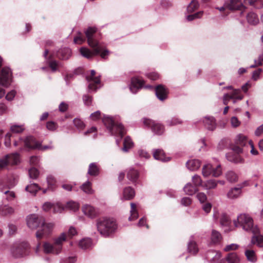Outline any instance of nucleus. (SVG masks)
<instances>
[{
  "label": "nucleus",
  "instance_id": "nucleus-62",
  "mask_svg": "<svg viewBox=\"0 0 263 263\" xmlns=\"http://www.w3.org/2000/svg\"><path fill=\"white\" fill-rule=\"evenodd\" d=\"M203 15V11H199L194 14L188 15L186 16L187 21H191L196 18H200Z\"/></svg>",
  "mask_w": 263,
  "mask_h": 263
},
{
  "label": "nucleus",
  "instance_id": "nucleus-56",
  "mask_svg": "<svg viewBox=\"0 0 263 263\" xmlns=\"http://www.w3.org/2000/svg\"><path fill=\"white\" fill-rule=\"evenodd\" d=\"M66 234L67 235V239L68 238L72 239L78 234V231L74 227L70 226L68 229L67 233H66Z\"/></svg>",
  "mask_w": 263,
  "mask_h": 263
},
{
  "label": "nucleus",
  "instance_id": "nucleus-36",
  "mask_svg": "<svg viewBox=\"0 0 263 263\" xmlns=\"http://www.w3.org/2000/svg\"><path fill=\"white\" fill-rule=\"evenodd\" d=\"M225 260L228 263H240L239 257L236 253H229Z\"/></svg>",
  "mask_w": 263,
  "mask_h": 263
},
{
  "label": "nucleus",
  "instance_id": "nucleus-26",
  "mask_svg": "<svg viewBox=\"0 0 263 263\" xmlns=\"http://www.w3.org/2000/svg\"><path fill=\"white\" fill-rule=\"evenodd\" d=\"M153 156L156 160L162 162H167L170 160V158L165 155L162 149H157L153 151Z\"/></svg>",
  "mask_w": 263,
  "mask_h": 263
},
{
  "label": "nucleus",
  "instance_id": "nucleus-27",
  "mask_svg": "<svg viewBox=\"0 0 263 263\" xmlns=\"http://www.w3.org/2000/svg\"><path fill=\"white\" fill-rule=\"evenodd\" d=\"M201 165V162L198 159H191L186 163V166L190 171L198 170Z\"/></svg>",
  "mask_w": 263,
  "mask_h": 263
},
{
  "label": "nucleus",
  "instance_id": "nucleus-7",
  "mask_svg": "<svg viewBox=\"0 0 263 263\" xmlns=\"http://www.w3.org/2000/svg\"><path fill=\"white\" fill-rule=\"evenodd\" d=\"M41 226V229L36 231L35 234L37 239H42L51 235L55 227V223L53 222H46L44 218Z\"/></svg>",
  "mask_w": 263,
  "mask_h": 263
},
{
  "label": "nucleus",
  "instance_id": "nucleus-52",
  "mask_svg": "<svg viewBox=\"0 0 263 263\" xmlns=\"http://www.w3.org/2000/svg\"><path fill=\"white\" fill-rule=\"evenodd\" d=\"M40 189L39 186L37 184L35 183H31L29 185H27L25 190L26 191L35 195L36 193Z\"/></svg>",
  "mask_w": 263,
  "mask_h": 263
},
{
  "label": "nucleus",
  "instance_id": "nucleus-45",
  "mask_svg": "<svg viewBox=\"0 0 263 263\" xmlns=\"http://www.w3.org/2000/svg\"><path fill=\"white\" fill-rule=\"evenodd\" d=\"M217 185V181L214 179H210L204 183L202 187L206 190H211L216 188Z\"/></svg>",
  "mask_w": 263,
  "mask_h": 263
},
{
  "label": "nucleus",
  "instance_id": "nucleus-32",
  "mask_svg": "<svg viewBox=\"0 0 263 263\" xmlns=\"http://www.w3.org/2000/svg\"><path fill=\"white\" fill-rule=\"evenodd\" d=\"M226 157L229 161L234 163H241L243 161L239 155L234 153L232 151L227 154Z\"/></svg>",
  "mask_w": 263,
  "mask_h": 263
},
{
  "label": "nucleus",
  "instance_id": "nucleus-57",
  "mask_svg": "<svg viewBox=\"0 0 263 263\" xmlns=\"http://www.w3.org/2000/svg\"><path fill=\"white\" fill-rule=\"evenodd\" d=\"M192 181L194 184V186L197 188V186H202V181L201 177L198 175H195L192 177Z\"/></svg>",
  "mask_w": 263,
  "mask_h": 263
},
{
  "label": "nucleus",
  "instance_id": "nucleus-47",
  "mask_svg": "<svg viewBox=\"0 0 263 263\" xmlns=\"http://www.w3.org/2000/svg\"><path fill=\"white\" fill-rule=\"evenodd\" d=\"M136 156L141 159H148L151 157L150 154L146 150L142 148L137 150Z\"/></svg>",
  "mask_w": 263,
  "mask_h": 263
},
{
  "label": "nucleus",
  "instance_id": "nucleus-2",
  "mask_svg": "<svg viewBox=\"0 0 263 263\" xmlns=\"http://www.w3.org/2000/svg\"><path fill=\"white\" fill-rule=\"evenodd\" d=\"M235 227H241L246 231L251 232L254 234L258 233V229L254 226L252 218L248 214H240L237 219L233 220Z\"/></svg>",
  "mask_w": 263,
  "mask_h": 263
},
{
  "label": "nucleus",
  "instance_id": "nucleus-19",
  "mask_svg": "<svg viewBox=\"0 0 263 263\" xmlns=\"http://www.w3.org/2000/svg\"><path fill=\"white\" fill-rule=\"evenodd\" d=\"M202 122L204 126L209 130L213 131L216 128V120L212 116H206L203 118Z\"/></svg>",
  "mask_w": 263,
  "mask_h": 263
},
{
  "label": "nucleus",
  "instance_id": "nucleus-28",
  "mask_svg": "<svg viewBox=\"0 0 263 263\" xmlns=\"http://www.w3.org/2000/svg\"><path fill=\"white\" fill-rule=\"evenodd\" d=\"M71 55V50L68 48H62L57 53V57L62 60L68 59Z\"/></svg>",
  "mask_w": 263,
  "mask_h": 263
},
{
  "label": "nucleus",
  "instance_id": "nucleus-1",
  "mask_svg": "<svg viewBox=\"0 0 263 263\" xmlns=\"http://www.w3.org/2000/svg\"><path fill=\"white\" fill-rule=\"evenodd\" d=\"M66 241V232H62L52 238V242L48 241L43 242V251L45 254L58 255L62 252L64 243Z\"/></svg>",
  "mask_w": 263,
  "mask_h": 263
},
{
  "label": "nucleus",
  "instance_id": "nucleus-51",
  "mask_svg": "<svg viewBox=\"0 0 263 263\" xmlns=\"http://www.w3.org/2000/svg\"><path fill=\"white\" fill-rule=\"evenodd\" d=\"M251 241L252 243L256 244L260 247H263V234L253 236Z\"/></svg>",
  "mask_w": 263,
  "mask_h": 263
},
{
  "label": "nucleus",
  "instance_id": "nucleus-37",
  "mask_svg": "<svg viewBox=\"0 0 263 263\" xmlns=\"http://www.w3.org/2000/svg\"><path fill=\"white\" fill-rule=\"evenodd\" d=\"M93 49V51H91L89 49L86 47H82L80 49V52L81 54L87 59H89L92 58L93 56L95 55V48H92Z\"/></svg>",
  "mask_w": 263,
  "mask_h": 263
},
{
  "label": "nucleus",
  "instance_id": "nucleus-22",
  "mask_svg": "<svg viewBox=\"0 0 263 263\" xmlns=\"http://www.w3.org/2000/svg\"><path fill=\"white\" fill-rule=\"evenodd\" d=\"M135 196V192L134 189L131 187H125L122 192L120 199L122 200H129L132 199Z\"/></svg>",
  "mask_w": 263,
  "mask_h": 263
},
{
  "label": "nucleus",
  "instance_id": "nucleus-9",
  "mask_svg": "<svg viewBox=\"0 0 263 263\" xmlns=\"http://www.w3.org/2000/svg\"><path fill=\"white\" fill-rule=\"evenodd\" d=\"M12 81V73L8 67H5L0 70V86L8 87Z\"/></svg>",
  "mask_w": 263,
  "mask_h": 263
},
{
  "label": "nucleus",
  "instance_id": "nucleus-21",
  "mask_svg": "<svg viewBox=\"0 0 263 263\" xmlns=\"http://www.w3.org/2000/svg\"><path fill=\"white\" fill-rule=\"evenodd\" d=\"M48 54V50H45L44 53V57L47 60V62L48 63L49 67L51 69L52 71L54 72L58 70L59 67L61 66V64L59 62L53 60L52 59L51 55H50L49 58H47V55Z\"/></svg>",
  "mask_w": 263,
  "mask_h": 263
},
{
  "label": "nucleus",
  "instance_id": "nucleus-50",
  "mask_svg": "<svg viewBox=\"0 0 263 263\" xmlns=\"http://www.w3.org/2000/svg\"><path fill=\"white\" fill-rule=\"evenodd\" d=\"M245 255L247 259L252 262H254L256 261L257 258L255 253L253 250H247L245 252Z\"/></svg>",
  "mask_w": 263,
  "mask_h": 263
},
{
  "label": "nucleus",
  "instance_id": "nucleus-53",
  "mask_svg": "<svg viewBox=\"0 0 263 263\" xmlns=\"http://www.w3.org/2000/svg\"><path fill=\"white\" fill-rule=\"evenodd\" d=\"M88 173L91 176H96L99 174V168L95 163L89 165Z\"/></svg>",
  "mask_w": 263,
  "mask_h": 263
},
{
  "label": "nucleus",
  "instance_id": "nucleus-20",
  "mask_svg": "<svg viewBox=\"0 0 263 263\" xmlns=\"http://www.w3.org/2000/svg\"><path fill=\"white\" fill-rule=\"evenodd\" d=\"M155 90L156 96L159 100L164 101L167 99L168 90L164 85H159Z\"/></svg>",
  "mask_w": 263,
  "mask_h": 263
},
{
  "label": "nucleus",
  "instance_id": "nucleus-64",
  "mask_svg": "<svg viewBox=\"0 0 263 263\" xmlns=\"http://www.w3.org/2000/svg\"><path fill=\"white\" fill-rule=\"evenodd\" d=\"M74 43L78 44H81L85 41V38L83 34L79 32L77 36L74 38Z\"/></svg>",
  "mask_w": 263,
  "mask_h": 263
},
{
  "label": "nucleus",
  "instance_id": "nucleus-16",
  "mask_svg": "<svg viewBox=\"0 0 263 263\" xmlns=\"http://www.w3.org/2000/svg\"><path fill=\"white\" fill-rule=\"evenodd\" d=\"M142 87L151 88L152 86L149 85L144 86V81L138 78H133L132 79L129 89L133 93H136L139 89Z\"/></svg>",
  "mask_w": 263,
  "mask_h": 263
},
{
  "label": "nucleus",
  "instance_id": "nucleus-6",
  "mask_svg": "<svg viewBox=\"0 0 263 263\" xmlns=\"http://www.w3.org/2000/svg\"><path fill=\"white\" fill-rule=\"evenodd\" d=\"M202 174L205 177H208L210 175L215 177L220 176L222 174L220 164L217 163L215 165H213L211 163H207L204 165L202 168Z\"/></svg>",
  "mask_w": 263,
  "mask_h": 263
},
{
  "label": "nucleus",
  "instance_id": "nucleus-60",
  "mask_svg": "<svg viewBox=\"0 0 263 263\" xmlns=\"http://www.w3.org/2000/svg\"><path fill=\"white\" fill-rule=\"evenodd\" d=\"M73 124L79 130H82L85 127L84 123L79 118H75L73 120Z\"/></svg>",
  "mask_w": 263,
  "mask_h": 263
},
{
  "label": "nucleus",
  "instance_id": "nucleus-59",
  "mask_svg": "<svg viewBox=\"0 0 263 263\" xmlns=\"http://www.w3.org/2000/svg\"><path fill=\"white\" fill-rule=\"evenodd\" d=\"M52 209L54 213H61L65 209V207L60 203H57L53 204Z\"/></svg>",
  "mask_w": 263,
  "mask_h": 263
},
{
  "label": "nucleus",
  "instance_id": "nucleus-34",
  "mask_svg": "<svg viewBox=\"0 0 263 263\" xmlns=\"http://www.w3.org/2000/svg\"><path fill=\"white\" fill-rule=\"evenodd\" d=\"M14 209L8 205H2L0 206V215L6 216L12 214L14 213Z\"/></svg>",
  "mask_w": 263,
  "mask_h": 263
},
{
  "label": "nucleus",
  "instance_id": "nucleus-4",
  "mask_svg": "<svg viewBox=\"0 0 263 263\" xmlns=\"http://www.w3.org/2000/svg\"><path fill=\"white\" fill-rule=\"evenodd\" d=\"M102 121L104 125L113 135H119L121 138L125 134V129L122 125L117 121V119L109 116H104Z\"/></svg>",
  "mask_w": 263,
  "mask_h": 263
},
{
  "label": "nucleus",
  "instance_id": "nucleus-15",
  "mask_svg": "<svg viewBox=\"0 0 263 263\" xmlns=\"http://www.w3.org/2000/svg\"><path fill=\"white\" fill-rule=\"evenodd\" d=\"M28 139L31 141L32 144L29 143L28 141L25 142V145L28 148L37 149L41 151H46L53 148V145L51 143L48 145L42 146L40 142L36 141L34 138H29Z\"/></svg>",
  "mask_w": 263,
  "mask_h": 263
},
{
  "label": "nucleus",
  "instance_id": "nucleus-38",
  "mask_svg": "<svg viewBox=\"0 0 263 263\" xmlns=\"http://www.w3.org/2000/svg\"><path fill=\"white\" fill-rule=\"evenodd\" d=\"M127 177L132 182H135L139 177V172L134 168H130L127 173Z\"/></svg>",
  "mask_w": 263,
  "mask_h": 263
},
{
  "label": "nucleus",
  "instance_id": "nucleus-40",
  "mask_svg": "<svg viewBox=\"0 0 263 263\" xmlns=\"http://www.w3.org/2000/svg\"><path fill=\"white\" fill-rule=\"evenodd\" d=\"M65 209L76 212L79 209L80 204L78 202L74 201H69L65 205Z\"/></svg>",
  "mask_w": 263,
  "mask_h": 263
},
{
  "label": "nucleus",
  "instance_id": "nucleus-48",
  "mask_svg": "<svg viewBox=\"0 0 263 263\" xmlns=\"http://www.w3.org/2000/svg\"><path fill=\"white\" fill-rule=\"evenodd\" d=\"M182 123V120L177 117H173L166 121V124L167 126H173L180 124Z\"/></svg>",
  "mask_w": 263,
  "mask_h": 263
},
{
  "label": "nucleus",
  "instance_id": "nucleus-23",
  "mask_svg": "<svg viewBox=\"0 0 263 263\" xmlns=\"http://www.w3.org/2000/svg\"><path fill=\"white\" fill-rule=\"evenodd\" d=\"M98 44L99 46L94 47L95 55L99 54L102 59H106L109 54V51L104 47L102 43L99 42Z\"/></svg>",
  "mask_w": 263,
  "mask_h": 263
},
{
  "label": "nucleus",
  "instance_id": "nucleus-12",
  "mask_svg": "<svg viewBox=\"0 0 263 263\" xmlns=\"http://www.w3.org/2000/svg\"><path fill=\"white\" fill-rule=\"evenodd\" d=\"M88 82V90L89 91H96L101 87L99 77L96 76V71L94 70L90 71L89 76H87Z\"/></svg>",
  "mask_w": 263,
  "mask_h": 263
},
{
  "label": "nucleus",
  "instance_id": "nucleus-43",
  "mask_svg": "<svg viewBox=\"0 0 263 263\" xmlns=\"http://www.w3.org/2000/svg\"><path fill=\"white\" fill-rule=\"evenodd\" d=\"M79 247L82 249H87L92 246V241L90 238H83L79 242Z\"/></svg>",
  "mask_w": 263,
  "mask_h": 263
},
{
  "label": "nucleus",
  "instance_id": "nucleus-5",
  "mask_svg": "<svg viewBox=\"0 0 263 263\" xmlns=\"http://www.w3.org/2000/svg\"><path fill=\"white\" fill-rule=\"evenodd\" d=\"M29 248L28 242L25 241L14 243L10 248V253L15 258H20L26 255Z\"/></svg>",
  "mask_w": 263,
  "mask_h": 263
},
{
  "label": "nucleus",
  "instance_id": "nucleus-39",
  "mask_svg": "<svg viewBox=\"0 0 263 263\" xmlns=\"http://www.w3.org/2000/svg\"><path fill=\"white\" fill-rule=\"evenodd\" d=\"M134 146V143L132 139L129 137H126L124 140L123 147L122 148V150L124 152H127L129 150L132 148Z\"/></svg>",
  "mask_w": 263,
  "mask_h": 263
},
{
  "label": "nucleus",
  "instance_id": "nucleus-13",
  "mask_svg": "<svg viewBox=\"0 0 263 263\" xmlns=\"http://www.w3.org/2000/svg\"><path fill=\"white\" fill-rule=\"evenodd\" d=\"M96 31L97 28L95 27H88L85 31L86 36L87 39L88 44L91 47L99 46V41L97 40L95 35Z\"/></svg>",
  "mask_w": 263,
  "mask_h": 263
},
{
  "label": "nucleus",
  "instance_id": "nucleus-63",
  "mask_svg": "<svg viewBox=\"0 0 263 263\" xmlns=\"http://www.w3.org/2000/svg\"><path fill=\"white\" fill-rule=\"evenodd\" d=\"M230 122L231 126L233 128L238 127V126H239V125L241 124L240 121H239L237 117H234V116L232 117L230 119Z\"/></svg>",
  "mask_w": 263,
  "mask_h": 263
},
{
  "label": "nucleus",
  "instance_id": "nucleus-42",
  "mask_svg": "<svg viewBox=\"0 0 263 263\" xmlns=\"http://www.w3.org/2000/svg\"><path fill=\"white\" fill-rule=\"evenodd\" d=\"M29 138H33V137L32 136H28L27 137H26L25 139H23L22 138H19L17 140H15L14 142V145L15 146V147H17V146H20V149H22V146L23 145H24V146H25L26 147L28 148L26 145H25V142L26 141H28V143H31L32 144V142H31V140L28 139Z\"/></svg>",
  "mask_w": 263,
  "mask_h": 263
},
{
  "label": "nucleus",
  "instance_id": "nucleus-46",
  "mask_svg": "<svg viewBox=\"0 0 263 263\" xmlns=\"http://www.w3.org/2000/svg\"><path fill=\"white\" fill-rule=\"evenodd\" d=\"M185 193L189 195H192L197 191V188L191 183H187L184 187Z\"/></svg>",
  "mask_w": 263,
  "mask_h": 263
},
{
  "label": "nucleus",
  "instance_id": "nucleus-29",
  "mask_svg": "<svg viewBox=\"0 0 263 263\" xmlns=\"http://www.w3.org/2000/svg\"><path fill=\"white\" fill-rule=\"evenodd\" d=\"M138 206L136 203H130V216L128 217L129 221L135 220L138 218Z\"/></svg>",
  "mask_w": 263,
  "mask_h": 263
},
{
  "label": "nucleus",
  "instance_id": "nucleus-41",
  "mask_svg": "<svg viewBox=\"0 0 263 263\" xmlns=\"http://www.w3.org/2000/svg\"><path fill=\"white\" fill-rule=\"evenodd\" d=\"M47 182L49 189L53 190L56 188L57 182L53 176L51 175H48L47 177Z\"/></svg>",
  "mask_w": 263,
  "mask_h": 263
},
{
  "label": "nucleus",
  "instance_id": "nucleus-61",
  "mask_svg": "<svg viewBox=\"0 0 263 263\" xmlns=\"http://www.w3.org/2000/svg\"><path fill=\"white\" fill-rule=\"evenodd\" d=\"M226 178L228 179V180L231 182H234L237 180V175L232 171L228 172L227 173Z\"/></svg>",
  "mask_w": 263,
  "mask_h": 263
},
{
  "label": "nucleus",
  "instance_id": "nucleus-11",
  "mask_svg": "<svg viewBox=\"0 0 263 263\" xmlns=\"http://www.w3.org/2000/svg\"><path fill=\"white\" fill-rule=\"evenodd\" d=\"M44 218L35 214H32L26 217V223L28 227L34 230L39 227L43 222Z\"/></svg>",
  "mask_w": 263,
  "mask_h": 263
},
{
  "label": "nucleus",
  "instance_id": "nucleus-18",
  "mask_svg": "<svg viewBox=\"0 0 263 263\" xmlns=\"http://www.w3.org/2000/svg\"><path fill=\"white\" fill-rule=\"evenodd\" d=\"M82 210L86 216L91 219L95 218L99 214L97 209L88 204H84L82 207Z\"/></svg>",
  "mask_w": 263,
  "mask_h": 263
},
{
  "label": "nucleus",
  "instance_id": "nucleus-8",
  "mask_svg": "<svg viewBox=\"0 0 263 263\" xmlns=\"http://www.w3.org/2000/svg\"><path fill=\"white\" fill-rule=\"evenodd\" d=\"M20 161V155L15 153L12 154L7 155L0 159V171L5 169L9 164L16 165Z\"/></svg>",
  "mask_w": 263,
  "mask_h": 263
},
{
  "label": "nucleus",
  "instance_id": "nucleus-14",
  "mask_svg": "<svg viewBox=\"0 0 263 263\" xmlns=\"http://www.w3.org/2000/svg\"><path fill=\"white\" fill-rule=\"evenodd\" d=\"M243 99V96L241 94V91L239 89H233L230 93H226L223 96V103L224 105H227L231 99L233 100V103H235L237 100H241Z\"/></svg>",
  "mask_w": 263,
  "mask_h": 263
},
{
  "label": "nucleus",
  "instance_id": "nucleus-44",
  "mask_svg": "<svg viewBox=\"0 0 263 263\" xmlns=\"http://www.w3.org/2000/svg\"><path fill=\"white\" fill-rule=\"evenodd\" d=\"M189 252L193 254H195L198 252V248L197 244L192 238L188 243Z\"/></svg>",
  "mask_w": 263,
  "mask_h": 263
},
{
  "label": "nucleus",
  "instance_id": "nucleus-31",
  "mask_svg": "<svg viewBox=\"0 0 263 263\" xmlns=\"http://www.w3.org/2000/svg\"><path fill=\"white\" fill-rule=\"evenodd\" d=\"M220 223L222 227H226L225 231L229 230V226L231 224V220L229 217L226 214H222L220 218Z\"/></svg>",
  "mask_w": 263,
  "mask_h": 263
},
{
  "label": "nucleus",
  "instance_id": "nucleus-17",
  "mask_svg": "<svg viewBox=\"0 0 263 263\" xmlns=\"http://www.w3.org/2000/svg\"><path fill=\"white\" fill-rule=\"evenodd\" d=\"M206 257L209 263H224V259L222 258L221 253L219 251H210L208 253Z\"/></svg>",
  "mask_w": 263,
  "mask_h": 263
},
{
  "label": "nucleus",
  "instance_id": "nucleus-49",
  "mask_svg": "<svg viewBox=\"0 0 263 263\" xmlns=\"http://www.w3.org/2000/svg\"><path fill=\"white\" fill-rule=\"evenodd\" d=\"M17 182V178L14 175H10L7 177L6 179V183L9 189L14 187L16 184Z\"/></svg>",
  "mask_w": 263,
  "mask_h": 263
},
{
  "label": "nucleus",
  "instance_id": "nucleus-24",
  "mask_svg": "<svg viewBox=\"0 0 263 263\" xmlns=\"http://www.w3.org/2000/svg\"><path fill=\"white\" fill-rule=\"evenodd\" d=\"M226 6L230 10H242L243 5L241 0H230L229 2H226Z\"/></svg>",
  "mask_w": 263,
  "mask_h": 263
},
{
  "label": "nucleus",
  "instance_id": "nucleus-25",
  "mask_svg": "<svg viewBox=\"0 0 263 263\" xmlns=\"http://www.w3.org/2000/svg\"><path fill=\"white\" fill-rule=\"evenodd\" d=\"M242 194L241 187L237 186L231 189L227 193V197L231 200H234L240 197Z\"/></svg>",
  "mask_w": 263,
  "mask_h": 263
},
{
  "label": "nucleus",
  "instance_id": "nucleus-10",
  "mask_svg": "<svg viewBox=\"0 0 263 263\" xmlns=\"http://www.w3.org/2000/svg\"><path fill=\"white\" fill-rule=\"evenodd\" d=\"M143 123L146 126L150 127L152 131L157 135H161L165 131V128L161 123L156 122L149 119L144 118L142 120Z\"/></svg>",
  "mask_w": 263,
  "mask_h": 263
},
{
  "label": "nucleus",
  "instance_id": "nucleus-35",
  "mask_svg": "<svg viewBox=\"0 0 263 263\" xmlns=\"http://www.w3.org/2000/svg\"><path fill=\"white\" fill-rule=\"evenodd\" d=\"M247 20L251 25H255L259 23V18L257 14L253 12L249 13L247 16Z\"/></svg>",
  "mask_w": 263,
  "mask_h": 263
},
{
  "label": "nucleus",
  "instance_id": "nucleus-30",
  "mask_svg": "<svg viewBox=\"0 0 263 263\" xmlns=\"http://www.w3.org/2000/svg\"><path fill=\"white\" fill-rule=\"evenodd\" d=\"M249 141H248L247 137L242 134H238L235 138V143L240 146H245L248 142L249 143Z\"/></svg>",
  "mask_w": 263,
  "mask_h": 263
},
{
  "label": "nucleus",
  "instance_id": "nucleus-58",
  "mask_svg": "<svg viewBox=\"0 0 263 263\" xmlns=\"http://www.w3.org/2000/svg\"><path fill=\"white\" fill-rule=\"evenodd\" d=\"M221 239V234L217 231L213 230L212 233V241L215 243L218 242Z\"/></svg>",
  "mask_w": 263,
  "mask_h": 263
},
{
  "label": "nucleus",
  "instance_id": "nucleus-54",
  "mask_svg": "<svg viewBox=\"0 0 263 263\" xmlns=\"http://www.w3.org/2000/svg\"><path fill=\"white\" fill-rule=\"evenodd\" d=\"M198 7V2L195 0L192 1L187 7V11L188 13H192L197 10Z\"/></svg>",
  "mask_w": 263,
  "mask_h": 263
},
{
  "label": "nucleus",
  "instance_id": "nucleus-3",
  "mask_svg": "<svg viewBox=\"0 0 263 263\" xmlns=\"http://www.w3.org/2000/svg\"><path fill=\"white\" fill-rule=\"evenodd\" d=\"M97 226L100 233L105 236H108L114 233L117 229V224L111 218H103L97 220Z\"/></svg>",
  "mask_w": 263,
  "mask_h": 263
},
{
  "label": "nucleus",
  "instance_id": "nucleus-33",
  "mask_svg": "<svg viewBox=\"0 0 263 263\" xmlns=\"http://www.w3.org/2000/svg\"><path fill=\"white\" fill-rule=\"evenodd\" d=\"M80 188L85 193L87 194H92L95 192L92 187V183L89 180L83 183Z\"/></svg>",
  "mask_w": 263,
  "mask_h": 263
},
{
  "label": "nucleus",
  "instance_id": "nucleus-55",
  "mask_svg": "<svg viewBox=\"0 0 263 263\" xmlns=\"http://www.w3.org/2000/svg\"><path fill=\"white\" fill-rule=\"evenodd\" d=\"M3 193L5 195L3 197L9 202L14 200L15 198V194L13 191L7 190L3 191Z\"/></svg>",
  "mask_w": 263,
  "mask_h": 263
}]
</instances>
